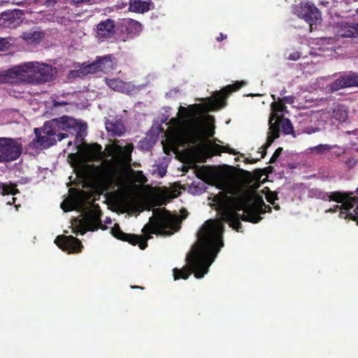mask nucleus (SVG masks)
Wrapping results in <instances>:
<instances>
[{"instance_id":"obj_1","label":"nucleus","mask_w":358,"mask_h":358,"mask_svg":"<svg viewBox=\"0 0 358 358\" xmlns=\"http://www.w3.org/2000/svg\"><path fill=\"white\" fill-rule=\"evenodd\" d=\"M197 177L221 190L209 198L212 199L210 204L215 208L220 220L210 219L203 224L197 233V243L187 255L188 268L173 270L175 280L187 279L191 273H194L195 278H201L208 272L210 266L224 246V222L239 232L241 231L240 219L257 223L262 219L261 214L271 211L269 206L245 189L238 181L215 168L201 167L197 171Z\"/></svg>"},{"instance_id":"obj_2","label":"nucleus","mask_w":358,"mask_h":358,"mask_svg":"<svg viewBox=\"0 0 358 358\" xmlns=\"http://www.w3.org/2000/svg\"><path fill=\"white\" fill-rule=\"evenodd\" d=\"M244 81L229 85L213 94L211 97L205 98L203 106L192 104L187 108L180 106L176 117L169 121L166 132L167 140L174 145H190L200 143L206 137L214 134V118L210 115H201L203 110H215L225 105L224 98L232 91L244 86Z\"/></svg>"},{"instance_id":"obj_3","label":"nucleus","mask_w":358,"mask_h":358,"mask_svg":"<svg viewBox=\"0 0 358 358\" xmlns=\"http://www.w3.org/2000/svg\"><path fill=\"white\" fill-rule=\"evenodd\" d=\"M152 217H150L148 223L143 228V236L124 233L117 224H115L111 229V233L115 238L128 241L135 245H138L141 250L147 246V241L150 238L151 234L170 236L177 231L180 228V220L178 215H172L165 208L155 209Z\"/></svg>"},{"instance_id":"obj_4","label":"nucleus","mask_w":358,"mask_h":358,"mask_svg":"<svg viewBox=\"0 0 358 358\" xmlns=\"http://www.w3.org/2000/svg\"><path fill=\"white\" fill-rule=\"evenodd\" d=\"M57 69L45 63L28 62L0 72V83L42 84L54 79Z\"/></svg>"},{"instance_id":"obj_5","label":"nucleus","mask_w":358,"mask_h":358,"mask_svg":"<svg viewBox=\"0 0 358 358\" xmlns=\"http://www.w3.org/2000/svg\"><path fill=\"white\" fill-rule=\"evenodd\" d=\"M82 127L78 126L77 121L68 116H62L46 122L42 130L35 129L36 138L29 144L30 148L43 149L53 145L57 141L69 137V133L78 134Z\"/></svg>"},{"instance_id":"obj_6","label":"nucleus","mask_w":358,"mask_h":358,"mask_svg":"<svg viewBox=\"0 0 358 358\" xmlns=\"http://www.w3.org/2000/svg\"><path fill=\"white\" fill-rule=\"evenodd\" d=\"M133 149L131 143H127L124 146L117 143L109 145L107 150L112 158L102 160L101 164L96 168L97 179L102 182H113L116 180L119 166L130 165Z\"/></svg>"},{"instance_id":"obj_7","label":"nucleus","mask_w":358,"mask_h":358,"mask_svg":"<svg viewBox=\"0 0 358 358\" xmlns=\"http://www.w3.org/2000/svg\"><path fill=\"white\" fill-rule=\"evenodd\" d=\"M61 208L64 212L76 210L82 213L83 217L79 221V231L82 235L87 231L105 229L102 227L100 210L90 203H85L80 195L76 194L67 198L61 203Z\"/></svg>"},{"instance_id":"obj_8","label":"nucleus","mask_w":358,"mask_h":358,"mask_svg":"<svg viewBox=\"0 0 358 358\" xmlns=\"http://www.w3.org/2000/svg\"><path fill=\"white\" fill-rule=\"evenodd\" d=\"M352 193L332 192L329 195V200L341 203V205H336L334 208L327 210L326 213H335L339 211V217L349 218L356 221L358 225V198L352 196Z\"/></svg>"},{"instance_id":"obj_9","label":"nucleus","mask_w":358,"mask_h":358,"mask_svg":"<svg viewBox=\"0 0 358 358\" xmlns=\"http://www.w3.org/2000/svg\"><path fill=\"white\" fill-rule=\"evenodd\" d=\"M272 113L268 120L269 131L266 143L260 148L262 155L260 158H263L266 155V150L271 146L273 141L279 137V118L278 113L282 112L285 107L280 101H274L271 103Z\"/></svg>"},{"instance_id":"obj_10","label":"nucleus","mask_w":358,"mask_h":358,"mask_svg":"<svg viewBox=\"0 0 358 358\" xmlns=\"http://www.w3.org/2000/svg\"><path fill=\"white\" fill-rule=\"evenodd\" d=\"M293 12L309 24L310 30L313 29L314 24L320 23L322 20V15L320 10L310 1L300 2L294 7Z\"/></svg>"},{"instance_id":"obj_11","label":"nucleus","mask_w":358,"mask_h":358,"mask_svg":"<svg viewBox=\"0 0 358 358\" xmlns=\"http://www.w3.org/2000/svg\"><path fill=\"white\" fill-rule=\"evenodd\" d=\"M22 153V145L11 138H0V162L17 159Z\"/></svg>"},{"instance_id":"obj_12","label":"nucleus","mask_w":358,"mask_h":358,"mask_svg":"<svg viewBox=\"0 0 358 358\" xmlns=\"http://www.w3.org/2000/svg\"><path fill=\"white\" fill-rule=\"evenodd\" d=\"M320 118L330 124H334L336 122H343L348 118V110L343 105L334 104L331 108L322 111Z\"/></svg>"},{"instance_id":"obj_13","label":"nucleus","mask_w":358,"mask_h":358,"mask_svg":"<svg viewBox=\"0 0 358 358\" xmlns=\"http://www.w3.org/2000/svg\"><path fill=\"white\" fill-rule=\"evenodd\" d=\"M64 0H45L43 5L49 8L50 13L44 16L46 21L55 22L57 18L63 17L64 11L68 10L64 6Z\"/></svg>"},{"instance_id":"obj_14","label":"nucleus","mask_w":358,"mask_h":358,"mask_svg":"<svg viewBox=\"0 0 358 358\" xmlns=\"http://www.w3.org/2000/svg\"><path fill=\"white\" fill-rule=\"evenodd\" d=\"M55 243L60 249L69 253L80 252L83 248L81 242L72 236H58Z\"/></svg>"},{"instance_id":"obj_15","label":"nucleus","mask_w":358,"mask_h":358,"mask_svg":"<svg viewBox=\"0 0 358 358\" xmlns=\"http://www.w3.org/2000/svg\"><path fill=\"white\" fill-rule=\"evenodd\" d=\"M106 85L113 90L118 92L130 94L137 88L131 83H125L119 78H106Z\"/></svg>"},{"instance_id":"obj_16","label":"nucleus","mask_w":358,"mask_h":358,"mask_svg":"<svg viewBox=\"0 0 358 358\" xmlns=\"http://www.w3.org/2000/svg\"><path fill=\"white\" fill-rule=\"evenodd\" d=\"M115 32L114 21L111 19L100 22L96 27V37L101 40L109 38Z\"/></svg>"},{"instance_id":"obj_17","label":"nucleus","mask_w":358,"mask_h":358,"mask_svg":"<svg viewBox=\"0 0 358 358\" xmlns=\"http://www.w3.org/2000/svg\"><path fill=\"white\" fill-rule=\"evenodd\" d=\"M316 44L318 45L317 48L318 52H310V54H315L319 56L329 55L332 52H335L336 46L335 45L334 39L332 38H320L317 40Z\"/></svg>"},{"instance_id":"obj_18","label":"nucleus","mask_w":358,"mask_h":358,"mask_svg":"<svg viewBox=\"0 0 358 358\" xmlns=\"http://www.w3.org/2000/svg\"><path fill=\"white\" fill-rule=\"evenodd\" d=\"M337 36L341 37L358 36V24L341 22L337 27Z\"/></svg>"},{"instance_id":"obj_19","label":"nucleus","mask_w":358,"mask_h":358,"mask_svg":"<svg viewBox=\"0 0 358 358\" xmlns=\"http://www.w3.org/2000/svg\"><path fill=\"white\" fill-rule=\"evenodd\" d=\"M153 8L150 0H130L129 10L132 12L143 13Z\"/></svg>"},{"instance_id":"obj_20","label":"nucleus","mask_w":358,"mask_h":358,"mask_svg":"<svg viewBox=\"0 0 358 358\" xmlns=\"http://www.w3.org/2000/svg\"><path fill=\"white\" fill-rule=\"evenodd\" d=\"M352 86H353L352 73H350L349 74L338 78L334 83H331L329 85V90L334 92L344 87H349Z\"/></svg>"},{"instance_id":"obj_21","label":"nucleus","mask_w":358,"mask_h":358,"mask_svg":"<svg viewBox=\"0 0 358 358\" xmlns=\"http://www.w3.org/2000/svg\"><path fill=\"white\" fill-rule=\"evenodd\" d=\"M106 129L111 136H120L124 132L122 122L113 119L106 121Z\"/></svg>"},{"instance_id":"obj_22","label":"nucleus","mask_w":358,"mask_h":358,"mask_svg":"<svg viewBox=\"0 0 358 358\" xmlns=\"http://www.w3.org/2000/svg\"><path fill=\"white\" fill-rule=\"evenodd\" d=\"M101 66L98 59L87 65H83L78 71L75 72V76H86L100 71L99 67Z\"/></svg>"},{"instance_id":"obj_23","label":"nucleus","mask_w":358,"mask_h":358,"mask_svg":"<svg viewBox=\"0 0 358 358\" xmlns=\"http://www.w3.org/2000/svg\"><path fill=\"white\" fill-rule=\"evenodd\" d=\"M126 30L131 38L136 37L142 31V25L140 22L134 20H130L126 22Z\"/></svg>"},{"instance_id":"obj_24","label":"nucleus","mask_w":358,"mask_h":358,"mask_svg":"<svg viewBox=\"0 0 358 358\" xmlns=\"http://www.w3.org/2000/svg\"><path fill=\"white\" fill-rule=\"evenodd\" d=\"M98 62H100L101 66L99 67L100 71L105 73H108L114 69L115 62L113 60L111 55H106L103 57L98 58Z\"/></svg>"},{"instance_id":"obj_25","label":"nucleus","mask_w":358,"mask_h":358,"mask_svg":"<svg viewBox=\"0 0 358 358\" xmlns=\"http://www.w3.org/2000/svg\"><path fill=\"white\" fill-rule=\"evenodd\" d=\"M336 145L320 144L318 145L309 148L305 150L306 155H310L315 152L316 155H323L327 152L335 148Z\"/></svg>"},{"instance_id":"obj_26","label":"nucleus","mask_w":358,"mask_h":358,"mask_svg":"<svg viewBox=\"0 0 358 358\" xmlns=\"http://www.w3.org/2000/svg\"><path fill=\"white\" fill-rule=\"evenodd\" d=\"M43 34L41 31L25 32L22 35L23 39L28 43L38 42L43 38Z\"/></svg>"},{"instance_id":"obj_27","label":"nucleus","mask_w":358,"mask_h":358,"mask_svg":"<svg viewBox=\"0 0 358 358\" xmlns=\"http://www.w3.org/2000/svg\"><path fill=\"white\" fill-rule=\"evenodd\" d=\"M279 127L281 126L282 131L285 134H292L294 137L296 135L294 133L293 127L291 121L289 119L279 118Z\"/></svg>"},{"instance_id":"obj_28","label":"nucleus","mask_w":358,"mask_h":358,"mask_svg":"<svg viewBox=\"0 0 358 358\" xmlns=\"http://www.w3.org/2000/svg\"><path fill=\"white\" fill-rule=\"evenodd\" d=\"M18 192V190L13 185H7L6 183L0 182V194L5 195H15Z\"/></svg>"},{"instance_id":"obj_29","label":"nucleus","mask_w":358,"mask_h":358,"mask_svg":"<svg viewBox=\"0 0 358 358\" xmlns=\"http://www.w3.org/2000/svg\"><path fill=\"white\" fill-rule=\"evenodd\" d=\"M213 148L217 154L220 152H228L233 155L236 154V152L234 149L229 148L228 145L222 146L217 144H215L213 145Z\"/></svg>"},{"instance_id":"obj_30","label":"nucleus","mask_w":358,"mask_h":358,"mask_svg":"<svg viewBox=\"0 0 358 358\" xmlns=\"http://www.w3.org/2000/svg\"><path fill=\"white\" fill-rule=\"evenodd\" d=\"M102 147L99 144H95L93 145L92 148V157L96 158V157H102V152H101Z\"/></svg>"},{"instance_id":"obj_31","label":"nucleus","mask_w":358,"mask_h":358,"mask_svg":"<svg viewBox=\"0 0 358 358\" xmlns=\"http://www.w3.org/2000/svg\"><path fill=\"white\" fill-rule=\"evenodd\" d=\"M320 129L317 127H306L302 129V133L307 134H312L313 133L319 131Z\"/></svg>"},{"instance_id":"obj_32","label":"nucleus","mask_w":358,"mask_h":358,"mask_svg":"<svg viewBox=\"0 0 358 358\" xmlns=\"http://www.w3.org/2000/svg\"><path fill=\"white\" fill-rule=\"evenodd\" d=\"M266 197L268 202H269L270 203H271L273 205H274L275 201L278 199L277 194L272 192H269L266 195Z\"/></svg>"},{"instance_id":"obj_33","label":"nucleus","mask_w":358,"mask_h":358,"mask_svg":"<svg viewBox=\"0 0 358 358\" xmlns=\"http://www.w3.org/2000/svg\"><path fill=\"white\" fill-rule=\"evenodd\" d=\"M96 1V0H70V3L71 4L78 6L79 4L83 3L92 4Z\"/></svg>"},{"instance_id":"obj_34","label":"nucleus","mask_w":358,"mask_h":358,"mask_svg":"<svg viewBox=\"0 0 358 358\" xmlns=\"http://www.w3.org/2000/svg\"><path fill=\"white\" fill-rule=\"evenodd\" d=\"M10 46V43L6 38H0V50L3 51Z\"/></svg>"},{"instance_id":"obj_35","label":"nucleus","mask_w":358,"mask_h":358,"mask_svg":"<svg viewBox=\"0 0 358 358\" xmlns=\"http://www.w3.org/2000/svg\"><path fill=\"white\" fill-rule=\"evenodd\" d=\"M155 172L157 173L159 177L162 178L166 174V168L163 166H157Z\"/></svg>"},{"instance_id":"obj_36","label":"nucleus","mask_w":358,"mask_h":358,"mask_svg":"<svg viewBox=\"0 0 358 358\" xmlns=\"http://www.w3.org/2000/svg\"><path fill=\"white\" fill-rule=\"evenodd\" d=\"M282 150V148H278V149H276L275 152L272 155L269 162L274 163L276 161V159H278V157L280 155Z\"/></svg>"},{"instance_id":"obj_37","label":"nucleus","mask_w":358,"mask_h":358,"mask_svg":"<svg viewBox=\"0 0 358 358\" xmlns=\"http://www.w3.org/2000/svg\"><path fill=\"white\" fill-rule=\"evenodd\" d=\"M346 166L349 168V169H352V167L355 166V165L357 163V161L351 157V158H349L345 162Z\"/></svg>"},{"instance_id":"obj_38","label":"nucleus","mask_w":358,"mask_h":358,"mask_svg":"<svg viewBox=\"0 0 358 358\" xmlns=\"http://www.w3.org/2000/svg\"><path fill=\"white\" fill-rule=\"evenodd\" d=\"M300 57V53L299 52H294L289 55L288 59L289 60L296 61Z\"/></svg>"},{"instance_id":"obj_39","label":"nucleus","mask_w":358,"mask_h":358,"mask_svg":"<svg viewBox=\"0 0 358 358\" xmlns=\"http://www.w3.org/2000/svg\"><path fill=\"white\" fill-rule=\"evenodd\" d=\"M336 148L338 149V150L334 151L333 152L336 157H338L345 152V150L344 148H339L337 145Z\"/></svg>"},{"instance_id":"obj_40","label":"nucleus","mask_w":358,"mask_h":358,"mask_svg":"<svg viewBox=\"0 0 358 358\" xmlns=\"http://www.w3.org/2000/svg\"><path fill=\"white\" fill-rule=\"evenodd\" d=\"M353 86H358V73H351Z\"/></svg>"},{"instance_id":"obj_41","label":"nucleus","mask_w":358,"mask_h":358,"mask_svg":"<svg viewBox=\"0 0 358 358\" xmlns=\"http://www.w3.org/2000/svg\"><path fill=\"white\" fill-rule=\"evenodd\" d=\"M128 208H129V210L135 211L138 208V205L136 203H135V202L130 201L128 203Z\"/></svg>"},{"instance_id":"obj_42","label":"nucleus","mask_w":358,"mask_h":358,"mask_svg":"<svg viewBox=\"0 0 358 358\" xmlns=\"http://www.w3.org/2000/svg\"><path fill=\"white\" fill-rule=\"evenodd\" d=\"M294 97L292 96H285L283 97L282 100L287 103H294Z\"/></svg>"},{"instance_id":"obj_43","label":"nucleus","mask_w":358,"mask_h":358,"mask_svg":"<svg viewBox=\"0 0 358 358\" xmlns=\"http://www.w3.org/2000/svg\"><path fill=\"white\" fill-rule=\"evenodd\" d=\"M14 1L15 0H0V6H2L4 3H14Z\"/></svg>"},{"instance_id":"obj_44","label":"nucleus","mask_w":358,"mask_h":358,"mask_svg":"<svg viewBox=\"0 0 358 358\" xmlns=\"http://www.w3.org/2000/svg\"><path fill=\"white\" fill-rule=\"evenodd\" d=\"M15 200H16V198L13 196L10 200H8L7 201V204L13 205V204H14L15 203Z\"/></svg>"},{"instance_id":"obj_45","label":"nucleus","mask_w":358,"mask_h":358,"mask_svg":"<svg viewBox=\"0 0 358 358\" xmlns=\"http://www.w3.org/2000/svg\"><path fill=\"white\" fill-rule=\"evenodd\" d=\"M226 38H227L226 35H224L223 34H220V36L217 38V41H222V40H224Z\"/></svg>"},{"instance_id":"obj_46","label":"nucleus","mask_w":358,"mask_h":358,"mask_svg":"<svg viewBox=\"0 0 358 358\" xmlns=\"http://www.w3.org/2000/svg\"><path fill=\"white\" fill-rule=\"evenodd\" d=\"M258 160H259V159H249L248 158H246L245 159V161L246 162L248 163H255L256 162H257Z\"/></svg>"},{"instance_id":"obj_47","label":"nucleus","mask_w":358,"mask_h":358,"mask_svg":"<svg viewBox=\"0 0 358 358\" xmlns=\"http://www.w3.org/2000/svg\"><path fill=\"white\" fill-rule=\"evenodd\" d=\"M320 4H322V5H324V6H327V5H328V4H329V2H328V1H321L320 2Z\"/></svg>"},{"instance_id":"obj_48","label":"nucleus","mask_w":358,"mask_h":358,"mask_svg":"<svg viewBox=\"0 0 358 358\" xmlns=\"http://www.w3.org/2000/svg\"><path fill=\"white\" fill-rule=\"evenodd\" d=\"M274 208H275V210H279V209H280V206H279V205H278V204H277V205H275V204H274Z\"/></svg>"},{"instance_id":"obj_49","label":"nucleus","mask_w":358,"mask_h":358,"mask_svg":"<svg viewBox=\"0 0 358 358\" xmlns=\"http://www.w3.org/2000/svg\"><path fill=\"white\" fill-rule=\"evenodd\" d=\"M106 223H111V220L109 218H106V220L105 221Z\"/></svg>"},{"instance_id":"obj_50","label":"nucleus","mask_w":358,"mask_h":358,"mask_svg":"<svg viewBox=\"0 0 358 358\" xmlns=\"http://www.w3.org/2000/svg\"><path fill=\"white\" fill-rule=\"evenodd\" d=\"M71 143H72V142H71V141H69V143H68V145H69H69H71Z\"/></svg>"},{"instance_id":"obj_51","label":"nucleus","mask_w":358,"mask_h":358,"mask_svg":"<svg viewBox=\"0 0 358 358\" xmlns=\"http://www.w3.org/2000/svg\"><path fill=\"white\" fill-rule=\"evenodd\" d=\"M272 97H273V100H274V101H275V95H272Z\"/></svg>"},{"instance_id":"obj_52","label":"nucleus","mask_w":358,"mask_h":358,"mask_svg":"<svg viewBox=\"0 0 358 358\" xmlns=\"http://www.w3.org/2000/svg\"><path fill=\"white\" fill-rule=\"evenodd\" d=\"M11 15H12V17H14V16H15V13H14V12H13V13H11Z\"/></svg>"},{"instance_id":"obj_53","label":"nucleus","mask_w":358,"mask_h":358,"mask_svg":"<svg viewBox=\"0 0 358 358\" xmlns=\"http://www.w3.org/2000/svg\"><path fill=\"white\" fill-rule=\"evenodd\" d=\"M76 150L78 152V146L77 145L76 148Z\"/></svg>"},{"instance_id":"obj_54","label":"nucleus","mask_w":358,"mask_h":358,"mask_svg":"<svg viewBox=\"0 0 358 358\" xmlns=\"http://www.w3.org/2000/svg\"><path fill=\"white\" fill-rule=\"evenodd\" d=\"M78 227L79 228V226H78ZM78 232H80V231H79V230H78V231H76V234H78Z\"/></svg>"},{"instance_id":"obj_55","label":"nucleus","mask_w":358,"mask_h":358,"mask_svg":"<svg viewBox=\"0 0 358 358\" xmlns=\"http://www.w3.org/2000/svg\"><path fill=\"white\" fill-rule=\"evenodd\" d=\"M132 288H136L138 287L137 286H134V287H131Z\"/></svg>"},{"instance_id":"obj_56","label":"nucleus","mask_w":358,"mask_h":358,"mask_svg":"<svg viewBox=\"0 0 358 358\" xmlns=\"http://www.w3.org/2000/svg\"><path fill=\"white\" fill-rule=\"evenodd\" d=\"M356 150H357V151H358V148Z\"/></svg>"},{"instance_id":"obj_57","label":"nucleus","mask_w":358,"mask_h":358,"mask_svg":"<svg viewBox=\"0 0 358 358\" xmlns=\"http://www.w3.org/2000/svg\"><path fill=\"white\" fill-rule=\"evenodd\" d=\"M357 13H358V8H357Z\"/></svg>"}]
</instances>
